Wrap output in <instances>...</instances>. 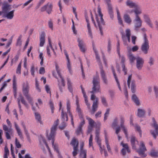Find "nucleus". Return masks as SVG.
I'll return each mask as SVG.
<instances>
[{
    "mask_svg": "<svg viewBox=\"0 0 158 158\" xmlns=\"http://www.w3.org/2000/svg\"><path fill=\"white\" fill-rule=\"evenodd\" d=\"M10 6L6 2H5V12L4 13V17L9 19H12L14 15L15 10L9 11L10 10Z\"/></svg>",
    "mask_w": 158,
    "mask_h": 158,
    "instance_id": "nucleus-5",
    "label": "nucleus"
},
{
    "mask_svg": "<svg viewBox=\"0 0 158 158\" xmlns=\"http://www.w3.org/2000/svg\"><path fill=\"white\" fill-rule=\"evenodd\" d=\"M15 146L17 148H20L21 147V145L17 138L15 139Z\"/></svg>",
    "mask_w": 158,
    "mask_h": 158,
    "instance_id": "nucleus-62",
    "label": "nucleus"
},
{
    "mask_svg": "<svg viewBox=\"0 0 158 158\" xmlns=\"http://www.w3.org/2000/svg\"><path fill=\"white\" fill-rule=\"evenodd\" d=\"M86 118L89 122V126H91V127H94V124L95 123L97 125H98V126L100 127L101 125V123L100 122H97L96 123H95L93 119H92L91 118H90L88 116H86Z\"/></svg>",
    "mask_w": 158,
    "mask_h": 158,
    "instance_id": "nucleus-27",
    "label": "nucleus"
},
{
    "mask_svg": "<svg viewBox=\"0 0 158 158\" xmlns=\"http://www.w3.org/2000/svg\"><path fill=\"white\" fill-rule=\"evenodd\" d=\"M126 4L127 6L131 8H135V7H137V5H138L136 3L133 2L130 0H128L126 2Z\"/></svg>",
    "mask_w": 158,
    "mask_h": 158,
    "instance_id": "nucleus-34",
    "label": "nucleus"
},
{
    "mask_svg": "<svg viewBox=\"0 0 158 158\" xmlns=\"http://www.w3.org/2000/svg\"><path fill=\"white\" fill-rule=\"evenodd\" d=\"M67 85L68 90H69L70 92L73 94V91L72 88V83L71 82L69 78H68L67 79Z\"/></svg>",
    "mask_w": 158,
    "mask_h": 158,
    "instance_id": "nucleus-42",
    "label": "nucleus"
},
{
    "mask_svg": "<svg viewBox=\"0 0 158 158\" xmlns=\"http://www.w3.org/2000/svg\"><path fill=\"white\" fill-rule=\"evenodd\" d=\"M6 8L5 7V2L3 3L2 6V11H0V16L2 15V14L3 15V16L4 17V13L6 12L5 9Z\"/></svg>",
    "mask_w": 158,
    "mask_h": 158,
    "instance_id": "nucleus-55",
    "label": "nucleus"
},
{
    "mask_svg": "<svg viewBox=\"0 0 158 158\" xmlns=\"http://www.w3.org/2000/svg\"><path fill=\"white\" fill-rule=\"evenodd\" d=\"M152 120L153 123L152 125L155 129L154 131H151L150 132L154 138L156 139V134L158 135V125L157 124L154 118H152Z\"/></svg>",
    "mask_w": 158,
    "mask_h": 158,
    "instance_id": "nucleus-13",
    "label": "nucleus"
},
{
    "mask_svg": "<svg viewBox=\"0 0 158 158\" xmlns=\"http://www.w3.org/2000/svg\"><path fill=\"white\" fill-rule=\"evenodd\" d=\"M92 46L93 47V49L95 53L96 56V58L97 61L99 62L100 61V58L98 53V51H97L96 49L95 48V46L94 42L92 43Z\"/></svg>",
    "mask_w": 158,
    "mask_h": 158,
    "instance_id": "nucleus-40",
    "label": "nucleus"
},
{
    "mask_svg": "<svg viewBox=\"0 0 158 158\" xmlns=\"http://www.w3.org/2000/svg\"><path fill=\"white\" fill-rule=\"evenodd\" d=\"M136 67L137 69L140 70L141 69L144 63V60L142 58L138 57L136 59Z\"/></svg>",
    "mask_w": 158,
    "mask_h": 158,
    "instance_id": "nucleus-17",
    "label": "nucleus"
},
{
    "mask_svg": "<svg viewBox=\"0 0 158 158\" xmlns=\"http://www.w3.org/2000/svg\"><path fill=\"white\" fill-rule=\"evenodd\" d=\"M123 18L125 21L126 23L128 24H130L131 23L132 20L128 15L125 14L124 15Z\"/></svg>",
    "mask_w": 158,
    "mask_h": 158,
    "instance_id": "nucleus-37",
    "label": "nucleus"
},
{
    "mask_svg": "<svg viewBox=\"0 0 158 158\" xmlns=\"http://www.w3.org/2000/svg\"><path fill=\"white\" fill-rule=\"evenodd\" d=\"M131 142L133 149H136L135 143H136L137 144H138V142L136 140L134 136H133L131 137Z\"/></svg>",
    "mask_w": 158,
    "mask_h": 158,
    "instance_id": "nucleus-33",
    "label": "nucleus"
},
{
    "mask_svg": "<svg viewBox=\"0 0 158 158\" xmlns=\"http://www.w3.org/2000/svg\"><path fill=\"white\" fill-rule=\"evenodd\" d=\"M100 74L102 80L103 81L104 83L106 85H107L108 83V80L107 79V77L106 74L105 73L103 69L102 66L100 67Z\"/></svg>",
    "mask_w": 158,
    "mask_h": 158,
    "instance_id": "nucleus-18",
    "label": "nucleus"
},
{
    "mask_svg": "<svg viewBox=\"0 0 158 158\" xmlns=\"http://www.w3.org/2000/svg\"><path fill=\"white\" fill-rule=\"evenodd\" d=\"M143 41L141 46V49L145 54H147L149 48V43L146 33L143 34Z\"/></svg>",
    "mask_w": 158,
    "mask_h": 158,
    "instance_id": "nucleus-6",
    "label": "nucleus"
},
{
    "mask_svg": "<svg viewBox=\"0 0 158 158\" xmlns=\"http://www.w3.org/2000/svg\"><path fill=\"white\" fill-rule=\"evenodd\" d=\"M105 142L108 151L109 152H111V150L110 149V146L109 144L108 139H107L106 138Z\"/></svg>",
    "mask_w": 158,
    "mask_h": 158,
    "instance_id": "nucleus-57",
    "label": "nucleus"
},
{
    "mask_svg": "<svg viewBox=\"0 0 158 158\" xmlns=\"http://www.w3.org/2000/svg\"><path fill=\"white\" fill-rule=\"evenodd\" d=\"M87 27L88 30V34L91 38H92L93 35L90 25H89L88 24V25H87Z\"/></svg>",
    "mask_w": 158,
    "mask_h": 158,
    "instance_id": "nucleus-58",
    "label": "nucleus"
},
{
    "mask_svg": "<svg viewBox=\"0 0 158 158\" xmlns=\"http://www.w3.org/2000/svg\"><path fill=\"white\" fill-rule=\"evenodd\" d=\"M39 142L40 144H42L43 143H44L46 147L47 148L48 150V151L50 153V157H51V158H53V155H52L50 149L49 148V147L48 146V145L46 142V141L45 139L42 136H41L39 138Z\"/></svg>",
    "mask_w": 158,
    "mask_h": 158,
    "instance_id": "nucleus-21",
    "label": "nucleus"
},
{
    "mask_svg": "<svg viewBox=\"0 0 158 158\" xmlns=\"http://www.w3.org/2000/svg\"><path fill=\"white\" fill-rule=\"evenodd\" d=\"M66 126V123L64 122H63L61 125L59 126V127L60 130H63Z\"/></svg>",
    "mask_w": 158,
    "mask_h": 158,
    "instance_id": "nucleus-64",
    "label": "nucleus"
},
{
    "mask_svg": "<svg viewBox=\"0 0 158 158\" xmlns=\"http://www.w3.org/2000/svg\"><path fill=\"white\" fill-rule=\"evenodd\" d=\"M99 128L98 129H97L95 131V139L100 147V151H101V153H102V148L101 145V140L99 139L100 127L99 126Z\"/></svg>",
    "mask_w": 158,
    "mask_h": 158,
    "instance_id": "nucleus-14",
    "label": "nucleus"
},
{
    "mask_svg": "<svg viewBox=\"0 0 158 158\" xmlns=\"http://www.w3.org/2000/svg\"><path fill=\"white\" fill-rule=\"evenodd\" d=\"M78 114L79 115V118L81 120V122L80 123L78 127L82 128V127L85 124V120L84 118V117L82 113Z\"/></svg>",
    "mask_w": 158,
    "mask_h": 158,
    "instance_id": "nucleus-30",
    "label": "nucleus"
},
{
    "mask_svg": "<svg viewBox=\"0 0 158 158\" xmlns=\"http://www.w3.org/2000/svg\"><path fill=\"white\" fill-rule=\"evenodd\" d=\"M35 117L37 122L40 124H42V121H41V118L40 114L37 112L35 113Z\"/></svg>",
    "mask_w": 158,
    "mask_h": 158,
    "instance_id": "nucleus-44",
    "label": "nucleus"
},
{
    "mask_svg": "<svg viewBox=\"0 0 158 158\" xmlns=\"http://www.w3.org/2000/svg\"><path fill=\"white\" fill-rule=\"evenodd\" d=\"M56 68L57 73L61 79V81H58V85L60 91L62 92L63 91L62 87H64L65 85V81L63 77L61 75L60 70L59 66L57 64L56 65Z\"/></svg>",
    "mask_w": 158,
    "mask_h": 158,
    "instance_id": "nucleus-8",
    "label": "nucleus"
},
{
    "mask_svg": "<svg viewBox=\"0 0 158 158\" xmlns=\"http://www.w3.org/2000/svg\"><path fill=\"white\" fill-rule=\"evenodd\" d=\"M76 133L77 135H79L81 133H82V128L78 127L76 131Z\"/></svg>",
    "mask_w": 158,
    "mask_h": 158,
    "instance_id": "nucleus-63",
    "label": "nucleus"
},
{
    "mask_svg": "<svg viewBox=\"0 0 158 158\" xmlns=\"http://www.w3.org/2000/svg\"><path fill=\"white\" fill-rule=\"evenodd\" d=\"M15 127L20 138L23 139V138L22 133L19 126L16 123H15Z\"/></svg>",
    "mask_w": 158,
    "mask_h": 158,
    "instance_id": "nucleus-28",
    "label": "nucleus"
},
{
    "mask_svg": "<svg viewBox=\"0 0 158 158\" xmlns=\"http://www.w3.org/2000/svg\"><path fill=\"white\" fill-rule=\"evenodd\" d=\"M28 102L31 104V106L33 105V102H32V99L29 94L24 95Z\"/></svg>",
    "mask_w": 158,
    "mask_h": 158,
    "instance_id": "nucleus-50",
    "label": "nucleus"
},
{
    "mask_svg": "<svg viewBox=\"0 0 158 158\" xmlns=\"http://www.w3.org/2000/svg\"><path fill=\"white\" fill-rule=\"evenodd\" d=\"M22 126L23 128L25 133L27 139L28 141L30 142H31V139H30V136L29 133H28L27 130L26 129V126L24 124H22Z\"/></svg>",
    "mask_w": 158,
    "mask_h": 158,
    "instance_id": "nucleus-35",
    "label": "nucleus"
},
{
    "mask_svg": "<svg viewBox=\"0 0 158 158\" xmlns=\"http://www.w3.org/2000/svg\"><path fill=\"white\" fill-rule=\"evenodd\" d=\"M125 32L126 35L124 34L123 31L121 32V33L123 44L125 45H128L127 40L129 43L130 42L131 31L129 29H127L126 30Z\"/></svg>",
    "mask_w": 158,
    "mask_h": 158,
    "instance_id": "nucleus-7",
    "label": "nucleus"
},
{
    "mask_svg": "<svg viewBox=\"0 0 158 158\" xmlns=\"http://www.w3.org/2000/svg\"><path fill=\"white\" fill-rule=\"evenodd\" d=\"M111 68L114 77L115 78V80L117 83L119 89L120 91H121V88L120 85V83L117 76L115 72V69H114V68L113 66H111Z\"/></svg>",
    "mask_w": 158,
    "mask_h": 158,
    "instance_id": "nucleus-25",
    "label": "nucleus"
},
{
    "mask_svg": "<svg viewBox=\"0 0 158 158\" xmlns=\"http://www.w3.org/2000/svg\"><path fill=\"white\" fill-rule=\"evenodd\" d=\"M116 10L117 13V19L118 20V22L120 24L123 26V22L120 17V13H119V10L117 8H116Z\"/></svg>",
    "mask_w": 158,
    "mask_h": 158,
    "instance_id": "nucleus-39",
    "label": "nucleus"
},
{
    "mask_svg": "<svg viewBox=\"0 0 158 158\" xmlns=\"http://www.w3.org/2000/svg\"><path fill=\"white\" fill-rule=\"evenodd\" d=\"M53 8L52 3L48 2L47 4L43 6L40 9L41 12H44L46 10L47 13L49 14L51 13Z\"/></svg>",
    "mask_w": 158,
    "mask_h": 158,
    "instance_id": "nucleus-11",
    "label": "nucleus"
},
{
    "mask_svg": "<svg viewBox=\"0 0 158 158\" xmlns=\"http://www.w3.org/2000/svg\"><path fill=\"white\" fill-rule=\"evenodd\" d=\"M145 111L144 109H139L138 110L137 115L140 117H143L145 114Z\"/></svg>",
    "mask_w": 158,
    "mask_h": 158,
    "instance_id": "nucleus-41",
    "label": "nucleus"
},
{
    "mask_svg": "<svg viewBox=\"0 0 158 158\" xmlns=\"http://www.w3.org/2000/svg\"><path fill=\"white\" fill-rule=\"evenodd\" d=\"M128 58L130 60V63H132L135 60V58L132 54H130L128 56Z\"/></svg>",
    "mask_w": 158,
    "mask_h": 158,
    "instance_id": "nucleus-56",
    "label": "nucleus"
},
{
    "mask_svg": "<svg viewBox=\"0 0 158 158\" xmlns=\"http://www.w3.org/2000/svg\"><path fill=\"white\" fill-rule=\"evenodd\" d=\"M64 54L65 55L66 58L67 60V67L69 70V72L71 74H72L73 73V71L71 69V67L70 63V60L69 59V58L68 55V54L67 53L66 51L65 50L64 51Z\"/></svg>",
    "mask_w": 158,
    "mask_h": 158,
    "instance_id": "nucleus-24",
    "label": "nucleus"
},
{
    "mask_svg": "<svg viewBox=\"0 0 158 158\" xmlns=\"http://www.w3.org/2000/svg\"><path fill=\"white\" fill-rule=\"evenodd\" d=\"M147 150L145 144L143 141L140 143L139 147V149L137 151V152L139 155L142 157H145L147 155L144 152Z\"/></svg>",
    "mask_w": 158,
    "mask_h": 158,
    "instance_id": "nucleus-9",
    "label": "nucleus"
},
{
    "mask_svg": "<svg viewBox=\"0 0 158 158\" xmlns=\"http://www.w3.org/2000/svg\"><path fill=\"white\" fill-rule=\"evenodd\" d=\"M134 127L135 131H138L139 133L140 136L141 137L142 136V131L140 127L136 124L135 125Z\"/></svg>",
    "mask_w": 158,
    "mask_h": 158,
    "instance_id": "nucleus-48",
    "label": "nucleus"
},
{
    "mask_svg": "<svg viewBox=\"0 0 158 158\" xmlns=\"http://www.w3.org/2000/svg\"><path fill=\"white\" fill-rule=\"evenodd\" d=\"M78 147H73V155L74 156H76L77 154Z\"/></svg>",
    "mask_w": 158,
    "mask_h": 158,
    "instance_id": "nucleus-60",
    "label": "nucleus"
},
{
    "mask_svg": "<svg viewBox=\"0 0 158 158\" xmlns=\"http://www.w3.org/2000/svg\"><path fill=\"white\" fill-rule=\"evenodd\" d=\"M45 42V33L44 32H43L41 33L40 37V46L43 47L44 46Z\"/></svg>",
    "mask_w": 158,
    "mask_h": 158,
    "instance_id": "nucleus-29",
    "label": "nucleus"
},
{
    "mask_svg": "<svg viewBox=\"0 0 158 158\" xmlns=\"http://www.w3.org/2000/svg\"><path fill=\"white\" fill-rule=\"evenodd\" d=\"M87 151L86 150H82L80 154V158H86Z\"/></svg>",
    "mask_w": 158,
    "mask_h": 158,
    "instance_id": "nucleus-45",
    "label": "nucleus"
},
{
    "mask_svg": "<svg viewBox=\"0 0 158 158\" xmlns=\"http://www.w3.org/2000/svg\"><path fill=\"white\" fill-rule=\"evenodd\" d=\"M101 98L102 103L105 106H107V104L106 98L103 97H101Z\"/></svg>",
    "mask_w": 158,
    "mask_h": 158,
    "instance_id": "nucleus-61",
    "label": "nucleus"
},
{
    "mask_svg": "<svg viewBox=\"0 0 158 158\" xmlns=\"http://www.w3.org/2000/svg\"><path fill=\"white\" fill-rule=\"evenodd\" d=\"M132 99L137 106H139V105L140 104L139 100L138 98L135 94H134L132 96Z\"/></svg>",
    "mask_w": 158,
    "mask_h": 158,
    "instance_id": "nucleus-36",
    "label": "nucleus"
},
{
    "mask_svg": "<svg viewBox=\"0 0 158 158\" xmlns=\"http://www.w3.org/2000/svg\"><path fill=\"white\" fill-rule=\"evenodd\" d=\"M6 123L10 128H8V127L5 124H2L3 129L5 131V136L6 139H11L10 135L13 133V131L12 129L11 128V123L9 119L6 120Z\"/></svg>",
    "mask_w": 158,
    "mask_h": 158,
    "instance_id": "nucleus-4",
    "label": "nucleus"
},
{
    "mask_svg": "<svg viewBox=\"0 0 158 158\" xmlns=\"http://www.w3.org/2000/svg\"><path fill=\"white\" fill-rule=\"evenodd\" d=\"M120 127L122 128L124 133L126 135V137L127 138V130L126 129L124 125V118L122 116H121L120 118Z\"/></svg>",
    "mask_w": 158,
    "mask_h": 158,
    "instance_id": "nucleus-23",
    "label": "nucleus"
},
{
    "mask_svg": "<svg viewBox=\"0 0 158 158\" xmlns=\"http://www.w3.org/2000/svg\"><path fill=\"white\" fill-rule=\"evenodd\" d=\"M18 103L19 106V109H21V105L20 104V101H21V102L23 104L26 106H27L28 104L24 100L23 97L21 94L19 95V97L18 99Z\"/></svg>",
    "mask_w": 158,
    "mask_h": 158,
    "instance_id": "nucleus-20",
    "label": "nucleus"
},
{
    "mask_svg": "<svg viewBox=\"0 0 158 158\" xmlns=\"http://www.w3.org/2000/svg\"><path fill=\"white\" fill-rule=\"evenodd\" d=\"M21 62L19 63L18 66V67L16 69V73L18 74H21Z\"/></svg>",
    "mask_w": 158,
    "mask_h": 158,
    "instance_id": "nucleus-54",
    "label": "nucleus"
},
{
    "mask_svg": "<svg viewBox=\"0 0 158 158\" xmlns=\"http://www.w3.org/2000/svg\"><path fill=\"white\" fill-rule=\"evenodd\" d=\"M85 102V103L87 106V107L89 110H90V104L88 102V97H86V98H84Z\"/></svg>",
    "mask_w": 158,
    "mask_h": 158,
    "instance_id": "nucleus-59",
    "label": "nucleus"
},
{
    "mask_svg": "<svg viewBox=\"0 0 158 158\" xmlns=\"http://www.w3.org/2000/svg\"><path fill=\"white\" fill-rule=\"evenodd\" d=\"M143 18L144 21L151 28L153 27V24L152 21L149 17V16L146 14L143 15Z\"/></svg>",
    "mask_w": 158,
    "mask_h": 158,
    "instance_id": "nucleus-22",
    "label": "nucleus"
},
{
    "mask_svg": "<svg viewBox=\"0 0 158 158\" xmlns=\"http://www.w3.org/2000/svg\"><path fill=\"white\" fill-rule=\"evenodd\" d=\"M93 87L92 90L90 91L91 93L93 94L91 95V100L94 101L92 105V109L90 111L91 114H94L95 112L97 110L98 105V99L96 97L94 94L100 92V79L98 75H96L93 77Z\"/></svg>",
    "mask_w": 158,
    "mask_h": 158,
    "instance_id": "nucleus-1",
    "label": "nucleus"
},
{
    "mask_svg": "<svg viewBox=\"0 0 158 158\" xmlns=\"http://www.w3.org/2000/svg\"><path fill=\"white\" fill-rule=\"evenodd\" d=\"M61 116V119L63 121H67L68 120L67 114L64 111L63 109L62 110Z\"/></svg>",
    "mask_w": 158,
    "mask_h": 158,
    "instance_id": "nucleus-32",
    "label": "nucleus"
},
{
    "mask_svg": "<svg viewBox=\"0 0 158 158\" xmlns=\"http://www.w3.org/2000/svg\"><path fill=\"white\" fill-rule=\"evenodd\" d=\"M39 58L40 60H41L40 64L41 66H42L44 64V60L43 54L42 52H41L40 53L39 56Z\"/></svg>",
    "mask_w": 158,
    "mask_h": 158,
    "instance_id": "nucleus-46",
    "label": "nucleus"
},
{
    "mask_svg": "<svg viewBox=\"0 0 158 158\" xmlns=\"http://www.w3.org/2000/svg\"><path fill=\"white\" fill-rule=\"evenodd\" d=\"M132 77V74L130 75L128 77V79L127 80V84L128 87L130 88V84L131 82V89L132 92L133 93H134L135 92V81H132L131 82V80Z\"/></svg>",
    "mask_w": 158,
    "mask_h": 158,
    "instance_id": "nucleus-12",
    "label": "nucleus"
},
{
    "mask_svg": "<svg viewBox=\"0 0 158 158\" xmlns=\"http://www.w3.org/2000/svg\"><path fill=\"white\" fill-rule=\"evenodd\" d=\"M92 147L93 150H94V147L93 146V135L91 134L89 140V147Z\"/></svg>",
    "mask_w": 158,
    "mask_h": 158,
    "instance_id": "nucleus-52",
    "label": "nucleus"
},
{
    "mask_svg": "<svg viewBox=\"0 0 158 158\" xmlns=\"http://www.w3.org/2000/svg\"><path fill=\"white\" fill-rule=\"evenodd\" d=\"M121 145L122 146L123 148L126 149L128 153H130V150L128 147V145L127 143H124L122 142L121 143Z\"/></svg>",
    "mask_w": 158,
    "mask_h": 158,
    "instance_id": "nucleus-53",
    "label": "nucleus"
},
{
    "mask_svg": "<svg viewBox=\"0 0 158 158\" xmlns=\"http://www.w3.org/2000/svg\"><path fill=\"white\" fill-rule=\"evenodd\" d=\"M66 105L67 113L69 114V116L71 117V124L73 126V127H74V123L73 122V116L72 114L70 111V102L69 100V99L67 100Z\"/></svg>",
    "mask_w": 158,
    "mask_h": 158,
    "instance_id": "nucleus-15",
    "label": "nucleus"
},
{
    "mask_svg": "<svg viewBox=\"0 0 158 158\" xmlns=\"http://www.w3.org/2000/svg\"><path fill=\"white\" fill-rule=\"evenodd\" d=\"M76 105H77V108L76 109V111L78 113V114H79L80 113H82V111L81 110V109L80 108L79 106V101L78 100V96H76Z\"/></svg>",
    "mask_w": 158,
    "mask_h": 158,
    "instance_id": "nucleus-43",
    "label": "nucleus"
},
{
    "mask_svg": "<svg viewBox=\"0 0 158 158\" xmlns=\"http://www.w3.org/2000/svg\"><path fill=\"white\" fill-rule=\"evenodd\" d=\"M98 10L99 15H96V19L100 33L101 35H103V33L102 29V25H104L105 23L104 21V19L102 18L103 15L102 13L101 10L99 6H98Z\"/></svg>",
    "mask_w": 158,
    "mask_h": 158,
    "instance_id": "nucleus-3",
    "label": "nucleus"
},
{
    "mask_svg": "<svg viewBox=\"0 0 158 158\" xmlns=\"http://www.w3.org/2000/svg\"><path fill=\"white\" fill-rule=\"evenodd\" d=\"M150 155L152 157H158V152H155L154 150H152L150 153Z\"/></svg>",
    "mask_w": 158,
    "mask_h": 158,
    "instance_id": "nucleus-49",
    "label": "nucleus"
},
{
    "mask_svg": "<svg viewBox=\"0 0 158 158\" xmlns=\"http://www.w3.org/2000/svg\"><path fill=\"white\" fill-rule=\"evenodd\" d=\"M108 13L110 15V18L112 19H113L114 18V14L111 6V5L109 3L108 4Z\"/></svg>",
    "mask_w": 158,
    "mask_h": 158,
    "instance_id": "nucleus-38",
    "label": "nucleus"
},
{
    "mask_svg": "<svg viewBox=\"0 0 158 158\" xmlns=\"http://www.w3.org/2000/svg\"><path fill=\"white\" fill-rule=\"evenodd\" d=\"M77 42L78 43V46L80 51L84 53L85 51V45L83 41L78 38H77Z\"/></svg>",
    "mask_w": 158,
    "mask_h": 158,
    "instance_id": "nucleus-19",
    "label": "nucleus"
},
{
    "mask_svg": "<svg viewBox=\"0 0 158 158\" xmlns=\"http://www.w3.org/2000/svg\"><path fill=\"white\" fill-rule=\"evenodd\" d=\"M70 144L73 146L74 147H78V143L77 141H76V140L75 138H73L72 140L71 141Z\"/></svg>",
    "mask_w": 158,
    "mask_h": 158,
    "instance_id": "nucleus-47",
    "label": "nucleus"
},
{
    "mask_svg": "<svg viewBox=\"0 0 158 158\" xmlns=\"http://www.w3.org/2000/svg\"><path fill=\"white\" fill-rule=\"evenodd\" d=\"M133 22L134 23V30L138 31L142 26V21L139 16H137L136 17H135Z\"/></svg>",
    "mask_w": 158,
    "mask_h": 158,
    "instance_id": "nucleus-10",
    "label": "nucleus"
},
{
    "mask_svg": "<svg viewBox=\"0 0 158 158\" xmlns=\"http://www.w3.org/2000/svg\"><path fill=\"white\" fill-rule=\"evenodd\" d=\"M134 12L135 13V17H136L137 16H139V15L141 14L142 13V11L140 7L138 5H137V7L135 8V9L133 10Z\"/></svg>",
    "mask_w": 158,
    "mask_h": 158,
    "instance_id": "nucleus-31",
    "label": "nucleus"
},
{
    "mask_svg": "<svg viewBox=\"0 0 158 158\" xmlns=\"http://www.w3.org/2000/svg\"><path fill=\"white\" fill-rule=\"evenodd\" d=\"M59 122V119L56 120V121L54 123V124L52 127L51 129V133L49 135H48V132L47 131V137L48 139L52 140V147L54 150L56 151L58 154V157L59 158H63L62 156L61 155L58 149V147L57 144H54V138L55 135V133L57 126Z\"/></svg>",
    "mask_w": 158,
    "mask_h": 158,
    "instance_id": "nucleus-2",
    "label": "nucleus"
},
{
    "mask_svg": "<svg viewBox=\"0 0 158 158\" xmlns=\"http://www.w3.org/2000/svg\"><path fill=\"white\" fill-rule=\"evenodd\" d=\"M49 104L50 108L51 109V112L52 114L54 113L55 107L54 105V104L51 100H50L49 102Z\"/></svg>",
    "mask_w": 158,
    "mask_h": 158,
    "instance_id": "nucleus-51",
    "label": "nucleus"
},
{
    "mask_svg": "<svg viewBox=\"0 0 158 158\" xmlns=\"http://www.w3.org/2000/svg\"><path fill=\"white\" fill-rule=\"evenodd\" d=\"M111 68L114 77L115 78V80L117 83L119 89L120 91H121V88L120 85V83L117 76L115 72V69H114V68L113 66H111Z\"/></svg>",
    "mask_w": 158,
    "mask_h": 158,
    "instance_id": "nucleus-26",
    "label": "nucleus"
},
{
    "mask_svg": "<svg viewBox=\"0 0 158 158\" xmlns=\"http://www.w3.org/2000/svg\"><path fill=\"white\" fill-rule=\"evenodd\" d=\"M22 90L24 96L28 94L29 91V86L28 82H24L23 83Z\"/></svg>",
    "mask_w": 158,
    "mask_h": 158,
    "instance_id": "nucleus-16",
    "label": "nucleus"
}]
</instances>
